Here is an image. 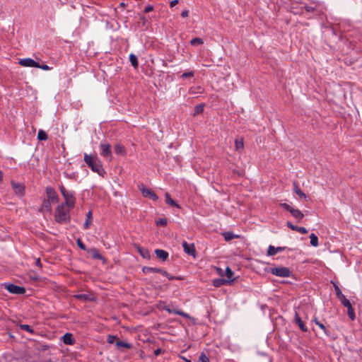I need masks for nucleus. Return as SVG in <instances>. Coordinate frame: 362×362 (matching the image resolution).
Masks as SVG:
<instances>
[{"mask_svg":"<svg viewBox=\"0 0 362 362\" xmlns=\"http://www.w3.org/2000/svg\"><path fill=\"white\" fill-rule=\"evenodd\" d=\"M65 204H61L57 206L54 216L55 221L59 223H67L70 221V209H66Z\"/></svg>","mask_w":362,"mask_h":362,"instance_id":"1","label":"nucleus"},{"mask_svg":"<svg viewBox=\"0 0 362 362\" xmlns=\"http://www.w3.org/2000/svg\"><path fill=\"white\" fill-rule=\"evenodd\" d=\"M84 161L93 172L97 173L98 175L103 176L105 173L100 161L98 159H95L91 156L85 154Z\"/></svg>","mask_w":362,"mask_h":362,"instance_id":"2","label":"nucleus"},{"mask_svg":"<svg viewBox=\"0 0 362 362\" xmlns=\"http://www.w3.org/2000/svg\"><path fill=\"white\" fill-rule=\"evenodd\" d=\"M59 190L65 199V202L64 204L66 205L67 208L73 209L75 206V197L74 193L67 191L63 185L59 187Z\"/></svg>","mask_w":362,"mask_h":362,"instance_id":"3","label":"nucleus"},{"mask_svg":"<svg viewBox=\"0 0 362 362\" xmlns=\"http://www.w3.org/2000/svg\"><path fill=\"white\" fill-rule=\"evenodd\" d=\"M269 272L272 274L280 277H288L291 276V272L290 269L285 267L270 268Z\"/></svg>","mask_w":362,"mask_h":362,"instance_id":"4","label":"nucleus"},{"mask_svg":"<svg viewBox=\"0 0 362 362\" xmlns=\"http://www.w3.org/2000/svg\"><path fill=\"white\" fill-rule=\"evenodd\" d=\"M280 206L284 209L285 210L289 211L293 217L297 218L298 220H301L304 217V214L298 209H294L291 207L289 204L286 203H281Z\"/></svg>","mask_w":362,"mask_h":362,"instance_id":"5","label":"nucleus"},{"mask_svg":"<svg viewBox=\"0 0 362 362\" xmlns=\"http://www.w3.org/2000/svg\"><path fill=\"white\" fill-rule=\"evenodd\" d=\"M138 187L144 197H148L153 201L158 199V197L156 193L152 189L147 188L145 185L141 183L138 185Z\"/></svg>","mask_w":362,"mask_h":362,"instance_id":"6","label":"nucleus"},{"mask_svg":"<svg viewBox=\"0 0 362 362\" xmlns=\"http://www.w3.org/2000/svg\"><path fill=\"white\" fill-rule=\"evenodd\" d=\"M5 288L13 294H24L26 292V289L24 287L13 284H5Z\"/></svg>","mask_w":362,"mask_h":362,"instance_id":"7","label":"nucleus"},{"mask_svg":"<svg viewBox=\"0 0 362 362\" xmlns=\"http://www.w3.org/2000/svg\"><path fill=\"white\" fill-rule=\"evenodd\" d=\"M341 303L347 308V315L351 320L356 319L354 310L351 305V303L346 298H343V300L340 301Z\"/></svg>","mask_w":362,"mask_h":362,"instance_id":"8","label":"nucleus"},{"mask_svg":"<svg viewBox=\"0 0 362 362\" xmlns=\"http://www.w3.org/2000/svg\"><path fill=\"white\" fill-rule=\"evenodd\" d=\"M13 190L16 195L23 197L25 194V185L23 183L16 182L13 180L11 182Z\"/></svg>","mask_w":362,"mask_h":362,"instance_id":"9","label":"nucleus"},{"mask_svg":"<svg viewBox=\"0 0 362 362\" xmlns=\"http://www.w3.org/2000/svg\"><path fill=\"white\" fill-rule=\"evenodd\" d=\"M46 194H47V199H49V201L52 202H58L59 198L58 195L57 194L56 191L52 187H47L45 189Z\"/></svg>","mask_w":362,"mask_h":362,"instance_id":"10","label":"nucleus"},{"mask_svg":"<svg viewBox=\"0 0 362 362\" xmlns=\"http://www.w3.org/2000/svg\"><path fill=\"white\" fill-rule=\"evenodd\" d=\"M182 247L185 252H186L187 255L192 256L193 257H196V250L194 245L192 244H188L187 242H183Z\"/></svg>","mask_w":362,"mask_h":362,"instance_id":"11","label":"nucleus"},{"mask_svg":"<svg viewBox=\"0 0 362 362\" xmlns=\"http://www.w3.org/2000/svg\"><path fill=\"white\" fill-rule=\"evenodd\" d=\"M87 252L89 253L90 255H91L93 259H100V260L102 261V262L103 264H106L107 263V259L99 253L98 249H96V248H90V249H88L87 250Z\"/></svg>","mask_w":362,"mask_h":362,"instance_id":"12","label":"nucleus"},{"mask_svg":"<svg viewBox=\"0 0 362 362\" xmlns=\"http://www.w3.org/2000/svg\"><path fill=\"white\" fill-rule=\"evenodd\" d=\"M133 245L143 258L147 259L151 258V255L148 249L144 248L136 243H134Z\"/></svg>","mask_w":362,"mask_h":362,"instance_id":"13","label":"nucleus"},{"mask_svg":"<svg viewBox=\"0 0 362 362\" xmlns=\"http://www.w3.org/2000/svg\"><path fill=\"white\" fill-rule=\"evenodd\" d=\"M19 64L23 66L36 67L39 66V63L30 58L21 59Z\"/></svg>","mask_w":362,"mask_h":362,"instance_id":"14","label":"nucleus"},{"mask_svg":"<svg viewBox=\"0 0 362 362\" xmlns=\"http://www.w3.org/2000/svg\"><path fill=\"white\" fill-rule=\"evenodd\" d=\"M100 148L102 149L101 155L104 157H107L111 159L112 153H111V146L109 144H101Z\"/></svg>","mask_w":362,"mask_h":362,"instance_id":"15","label":"nucleus"},{"mask_svg":"<svg viewBox=\"0 0 362 362\" xmlns=\"http://www.w3.org/2000/svg\"><path fill=\"white\" fill-rule=\"evenodd\" d=\"M74 298L83 302L93 301L95 300V298L91 294L87 293L76 294L74 296Z\"/></svg>","mask_w":362,"mask_h":362,"instance_id":"16","label":"nucleus"},{"mask_svg":"<svg viewBox=\"0 0 362 362\" xmlns=\"http://www.w3.org/2000/svg\"><path fill=\"white\" fill-rule=\"evenodd\" d=\"M52 211V206H51V202L49 201V199H44L41 206L39 209V211L41 213H44L45 211L51 212Z\"/></svg>","mask_w":362,"mask_h":362,"instance_id":"17","label":"nucleus"},{"mask_svg":"<svg viewBox=\"0 0 362 362\" xmlns=\"http://www.w3.org/2000/svg\"><path fill=\"white\" fill-rule=\"evenodd\" d=\"M142 272L144 273H148V272H156V273H160L163 275H167V272L165 270H163L159 268L156 267H144L142 268Z\"/></svg>","mask_w":362,"mask_h":362,"instance_id":"18","label":"nucleus"},{"mask_svg":"<svg viewBox=\"0 0 362 362\" xmlns=\"http://www.w3.org/2000/svg\"><path fill=\"white\" fill-rule=\"evenodd\" d=\"M286 247H275L272 245H269L267 252L268 256L275 255L277 252L284 251Z\"/></svg>","mask_w":362,"mask_h":362,"instance_id":"19","label":"nucleus"},{"mask_svg":"<svg viewBox=\"0 0 362 362\" xmlns=\"http://www.w3.org/2000/svg\"><path fill=\"white\" fill-rule=\"evenodd\" d=\"M155 254L157 258L161 259L163 262L167 260L169 257L168 252L163 250L157 249L155 250Z\"/></svg>","mask_w":362,"mask_h":362,"instance_id":"20","label":"nucleus"},{"mask_svg":"<svg viewBox=\"0 0 362 362\" xmlns=\"http://www.w3.org/2000/svg\"><path fill=\"white\" fill-rule=\"evenodd\" d=\"M62 339L63 342L66 345H73L76 342L75 339L73 337V335L71 333H66L62 337Z\"/></svg>","mask_w":362,"mask_h":362,"instance_id":"21","label":"nucleus"},{"mask_svg":"<svg viewBox=\"0 0 362 362\" xmlns=\"http://www.w3.org/2000/svg\"><path fill=\"white\" fill-rule=\"evenodd\" d=\"M165 202L167 204L177 207L178 209H180V206L175 201L173 200L168 192H166L165 194Z\"/></svg>","mask_w":362,"mask_h":362,"instance_id":"22","label":"nucleus"},{"mask_svg":"<svg viewBox=\"0 0 362 362\" xmlns=\"http://www.w3.org/2000/svg\"><path fill=\"white\" fill-rule=\"evenodd\" d=\"M295 321L298 324V325L299 326L300 329L303 332H307L308 331L307 327L305 326V325L302 321V320L300 317V316L298 315V313H296V314H295Z\"/></svg>","mask_w":362,"mask_h":362,"instance_id":"23","label":"nucleus"},{"mask_svg":"<svg viewBox=\"0 0 362 362\" xmlns=\"http://www.w3.org/2000/svg\"><path fill=\"white\" fill-rule=\"evenodd\" d=\"M114 150L115 153L118 155H124L126 153L124 146L120 144H117L114 147Z\"/></svg>","mask_w":362,"mask_h":362,"instance_id":"24","label":"nucleus"},{"mask_svg":"<svg viewBox=\"0 0 362 362\" xmlns=\"http://www.w3.org/2000/svg\"><path fill=\"white\" fill-rule=\"evenodd\" d=\"M226 284H229V281L225 279H215L213 280V285L215 287H220Z\"/></svg>","mask_w":362,"mask_h":362,"instance_id":"25","label":"nucleus"},{"mask_svg":"<svg viewBox=\"0 0 362 362\" xmlns=\"http://www.w3.org/2000/svg\"><path fill=\"white\" fill-rule=\"evenodd\" d=\"M235 151L241 152L244 148L243 139L241 138L240 140L235 139Z\"/></svg>","mask_w":362,"mask_h":362,"instance_id":"26","label":"nucleus"},{"mask_svg":"<svg viewBox=\"0 0 362 362\" xmlns=\"http://www.w3.org/2000/svg\"><path fill=\"white\" fill-rule=\"evenodd\" d=\"M92 223V211H89L86 214V219L84 222L83 227L85 229L89 228L90 224Z\"/></svg>","mask_w":362,"mask_h":362,"instance_id":"27","label":"nucleus"},{"mask_svg":"<svg viewBox=\"0 0 362 362\" xmlns=\"http://www.w3.org/2000/svg\"><path fill=\"white\" fill-rule=\"evenodd\" d=\"M233 274L234 273L232 271V269L229 267H227L225 271V275L227 277L226 280L229 281V284L234 281V279H233Z\"/></svg>","mask_w":362,"mask_h":362,"instance_id":"28","label":"nucleus"},{"mask_svg":"<svg viewBox=\"0 0 362 362\" xmlns=\"http://www.w3.org/2000/svg\"><path fill=\"white\" fill-rule=\"evenodd\" d=\"M223 235L226 241H230L239 237V235H234L232 232H225Z\"/></svg>","mask_w":362,"mask_h":362,"instance_id":"29","label":"nucleus"},{"mask_svg":"<svg viewBox=\"0 0 362 362\" xmlns=\"http://www.w3.org/2000/svg\"><path fill=\"white\" fill-rule=\"evenodd\" d=\"M129 60H130L131 64L133 66V67L134 69H137L138 66H139V63H138V60H137L136 56L134 55V54H131L129 55Z\"/></svg>","mask_w":362,"mask_h":362,"instance_id":"30","label":"nucleus"},{"mask_svg":"<svg viewBox=\"0 0 362 362\" xmlns=\"http://www.w3.org/2000/svg\"><path fill=\"white\" fill-rule=\"evenodd\" d=\"M167 310L170 313H175V314H177V315H180L182 317H185L187 319L189 318V315L187 313H184L182 310H171L170 309H167Z\"/></svg>","mask_w":362,"mask_h":362,"instance_id":"31","label":"nucleus"},{"mask_svg":"<svg viewBox=\"0 0 362 362\" xmlns=\"http://www.w3.org/2000/svg\"><path fill=\"white\" fill-rule=\"evenodd\" d=\"M47 139H48L47 134L45 131L40 130L38 132L37 139L39 141H46V140H47Z\"/></svg>","mask_w":362,"mask_h":362,"instance_id":"32","label":"nucleus"},{"mask_svg":"<svg viewBox=\"0 0 362 362\" xmlns=\"http://www.w3.org/2000/svg\"><path fill=\"white\" fill-rule=\"evenodd\" d=\"M310 245L313 247H317L318 245V238L315 233H311L310 235Z\"/></svg>","mask_w":362,"mask_h":362,"instance_id":"33","label":"nucleus"},{"mask_svg":"<svg viewBox=\"0 0 362 362\" xmlns=\"http://www.w3.org/2000/svg\"><path fill=\"white\" fill-rule=\"evenodd\" d=\"M204 104H199L195 106L194 107V112L193 114L194 116H196L200 113H202L204 111Z\"/></svg>","mask_w":362,"mask_h":362,"instance_id":"34","label":"nucleus"},{"mask_svg":"<svg viewBox=\"0 0 362 362\" xmlns=\"http://www.w3.org/2000/svg\"><path fill=\"white\" fill-rule=\"evenodd\" d=\"M334 286L336 292V296H337L340 301L342 300L343 298H346L345 296L342 294L339 287L337 285L334 284Z\"/></svg>","mask_w":362,"mask_h":362,"instance_id":"35","label":"nucleus"},{"mask_svg":"<svg viewBox=\"0 0 362 362\" xmlns=\"http://www.w3.org/2000/svg\"><path fill=\"white\" fill-rule=\"evenodd\" d=\"M116 346L117 347H124V348H126V349H131L132 348V344H129V343L125 342L124 341H117Z\"/></svg>","mask_w":362,"mask_h":362,"instance_id":"36","label":"nucleus"},{"mask_svg":"<svg viewBox=\"0 0 362 362\" xmlns=\"http://www.w3.org/2000/svg\"><path fill=\"white\" fill-rule=\"evenodd\" d=\"M203 40L201 38H199V37H195V38H193L191 41H190V44L192 46H195L197 45H202L203 44Z\"/></svg>","mask_w":362,"mask_h":362,"instance_id":"37","label":"nucleus"},{"mask_svg":"<svg viewBox=\"0 0 362 362\" xmlns=\"http://www.w3.org/2000/svg\"><path fill=\"white\" fill-rule=\"evenodd\" d=\"M76 243H77V245L78 246V247L80 249H81L82 250L87 251L88 250V249L86 248V245L83 243V242L81 241V238H78L76 240Z\"/></svg>","mask_w":362,"mask_h":362,"instance_id":"38","label":"nucleus"},{"mask_svg":"<svg viewBox=\"0 0 362 362\" xmlns=\"http://www.w3.org/2000/svg\"><path fill=\"white\" fill-rule=\"evenodd\" d=\"M199 362H210L209 358L206 356L204 353H201L199 357Z\"/></svg>","mask_w":362,"mask_h":362,"instance_id":"39","label":"nucleus"},{"mask_svg":"<svg viewBox=\"0 0 362 362\" xmlns=\"http://www.w3.org/2000/svg\"><path fill=\"white\" fill-rule=\"evenodd\" d=\"M168 223V221L166 218H160L156 221L157 226H165Z\"/></svg>","mask_w":362,"mask_h":362,"instance_id":"40","label":"nucleus"},{"mask_svg":"<svg viewBox=\"0 0 362 362\" xmlns=\"http://www.w3.org/2000/svg\"><path fill=\"white\" fill-rule=\"evenodd\" d=\"M21 327L22 329L25 330V331H27V332H28L30 333H33V328L30 325H21Z\"/></svg>","mask_w":362,"mask_h":362,"instance_id":"41","label":"nucleus"},{"mask_svg":"<svg viewBox=\"0 0 362 362\" xmlns=\"http://www.w3.org/2000/svg\"><path fill=\"white\" fill-rule=\"evenodd\" d=\"M194 71L185 72L182 74L181 78H188V77H192V76H194Z\"/></svg>","mask_w":362,"mask_h":362,"instance_id":"42","label":"nucleus"},{"mask_svg":"<svg viewBox=\"0 0 362 362\" xmlns=\"http://www.w3.org/2000/svg\"><path fill=\"white\" fill-rule=\"evenodd\" d=\"M165 276H167L169 280H174V279H177V280H182L183 278L182 276H170L168 272H167V275H165Z\"/></svg>","mask_w":362,"mask_h":362,"instance_id":"43","label":"nucleus"},{"mask_svg":"<svg viewBox=\"0 0 362 362\" xmlns=\"http://www.w3.org/2000/svg\"><path fill=\"white\" fill-rule=\"evenodd\" d=\"M115 339H117V337L115 335H108L107 337V342L109 344H113Z\"/></svg>","mask_w":362,"mask_h":362,"instance_id":"44","label":"nucleus"},{"mask_svg":"<svg viewBox=\"0 0 362 362\" xmlns=\"http://www.w3.org/2000/svg\"><path fill=\"white\" fill-rule=\"evenodd\" d=\"M296 231L303 234H306L308 233V230L305 228L301 226H298Z\"/></svg>","mask_w":362,"mask_h":362,"instance_id":"45","label":"nucleus"},{"mask_svg":"<svg viewBox=\"0 0 362 362\" xmlns=\"http://www.w3.org/2000/svg\"><path fill=\"white\" fill-rule=\"evenodd\" d=\"M293 191L295 192V193H296L298 191L301 190L300 189V187H299L298 183L296 181H294L293 182Z\"/></svg>","mask_w":362,"mask_h":362,"instance_id":"46","label":"nucleus"},{"mask_svg":"<svg viewBox=\"0 0 362 362\" xmlns=\"http://www.w3.org/2000/svg\"><path fill=\"white\" fill-rule=\"evenodd\" d=\"M286 226H287L289 228H291L292 230H295V231H296V230H297V227H298V226H294V225H293V224H292V223H291V222H290V221H287V223H286Z\"/></svg>","mask_w":362,"mask_h":362,"instance_id":"47","label":"nucleus"},{"mask_svg":"<svg viewBox=\"0 0 362 362\" xmlns=\"http://www.w3.org/2000/svg\"><path fill=\"white\" fill-rule=\"evenodd\" d=\"M298 197L300 199H306L307 198V196L306 194L302 191V190H300L298 191V192L296 193Z\"/></svg>","mask_w":362,"mask_h":362,"instance_id":"48","label":"nucleus"},{"mask_svg":"<svg viewBox=\"0 0 362 362\" xmlns=\"http://www.w3.org/2000/svg\"><path fill=\"white\" fill-rule=\"evenodd\" d=\"M313 321L315 322V323L318 325L323 330H325V326L322 324V323H320L318 320H317V318H315L313 320Z\"/></svg>","mask_w":362,"mask_h":362,"instance_id":"49","label":"nucleus"},{"mask_svg":"<svg viewBox=\"0 0 362 362\" xmlns=\"http://www.w3.org/2000/svg\"><path fill=\"white\" fill-rule=\"evenodd\" d=\"M36 68H40L43 70H49L50 69V68L47 65H46V64L40 65V64H39V66H36Z\"/></svg>","mask_w":362,"mask_h":362,"instance_id":"50","label":"nucleus"},{"mask_svg":"<svg viewBox=\"0 0 362 362\" xmlns=\"http://www.w3.org/2000/svg\"><path fill=\"white\" fill-rule=\"evenodd\" d=\"M153 6L152 5H148V6L145 8V9H144V12H145V13H148V12H150V11H153Z\"/></svg>","mask_w":362,"mask_h":362,"instance_id":"51","label":"nucleus"},{"mask_svg":"<svg viewBox=\"0 0 362 362\" xmlns=\"http://www.w3.org/2000/svg\"><path fill=\"white\" fill-rule=\"evenodd\" d=\"M305 9L307 12H313L315 10V8L314 7L309 6H305Z\"/></svg>","mask_w":362,"mask_h":362,"instance_id":"52","label":"nucleus"},{"mask_svg":"<svg viewBox=\"0 0 362 362\" xmlns=\"http://www.w3.org/2000/svg\"><path fill=\"white\" fill-rule=\"evenodd\" d=\"M188 14H189V11L188 10H184L182 13H181V16L182 18H187L188 16Z\"/></svg>","mask_w":362,"mask_h":362,"instance_id":"53","label":"nucleus"},{"mask_svg":"<svg viewBox=\"0 0 362 362\" xmlns=\"http://www.w3.org/2000/svg\"><path fill=\"white\" fill-rule=\"evenodd\" d=\"M179 2V0H173V1H171L170 3V7H174L175 5H177Z\"/></svg>","mask_w":362,"mask_h":362,"instance_id":"54","label":"nucleus"},{"mask_svg":"<svg viewBox=\"0 0 362 362\" xmlns=\"http://www.w3.org/2000/svg\"><path fill=\"white\" fill-rule=\"evenodd\" d=\"M163 351L161 349H157L154 351V355L158 356L160 354L163 353Z\"/></svg>","mask_w":362,"mask_h":362,"instance_id":"55","label":"nucleus"},{"mask_svg":"<svg viewBox=\"0 0 362 362\" xmlns=\"http://www.w3.org/2000/svg\"><path fill=\"white\" fill-rule=\"evenodd\" d=\"M216 271H217V273L218 274V275L220 276H223V271L221 268H219V267H216Z\"/></svg>","mask_w":362,"mask_h":362,"instance_id":"56","label":"nucleus"},{"mask_svg":"<svg viewBox=\"0 0 362 362\" xmlns=\"http://www.w3.org/2000/svg\"><path fill=\"white\" fill-rule=\"evenodd\" d=\"M35 264H36V266H37V267H42V264H41V262H40V258H37V259H36Z\"/></svg>","mask_w":362,"mask_h":362,"instance_id":"57","label":"nucleus"},{"mask_svg":"<svg viewBox=\"0 0 362 362\" xmlns=\"http://www.w3.org/2000/svg\"><path fill=\"white\" fill-rule=\"evenodd\" d=\"M233 173L237 174V175H238L239 176H243V175H244V172H243H243H240V171H237V170H233Z\"/></svg>","mask_w":362,"mask_h":362,"instance_id":"58","label":"nucleus"},{"mask_svg":"<svg viewBox=\"0 0 362 362\" xmlns=\"http://www.w3.org/2000/svg\"><path fill=\"white\" fill-rule=\"evenodd\" d=\"M3 179V173L2 171L0 170V182Z\"/></svg>","mask_w":362,"mask_h":362,"instance_id":"59","label":"nucleus"},{"mask_svg":"<svg viewBox=\"0 0 362 362\" xmlns=\"http://www.w3.org/2000/svg\"><path fill=\"white\" fill-rule=\"evenodd\" d=\"M183 359L185 360V362H191L190 360L187 359L186 358H183Z\"/></svg>","mask_w":362,"mask_h":362,"instance_id":"60","label":"nucleus"},{"mask_svg":"<svg viewBox=\"0 0 362 362\" xmlns=\"http://www.w3.org/2000/svg\"><path fill=\"white\" fill-rule=\"evenodd\" d=\"M120 6H125V4H124V3H123V2H122V3H121V4H120Z\"/></svg>","mask_w":362,"mask_h":362,"instance_id":"61","label":"nucleus"}]
</instances>
